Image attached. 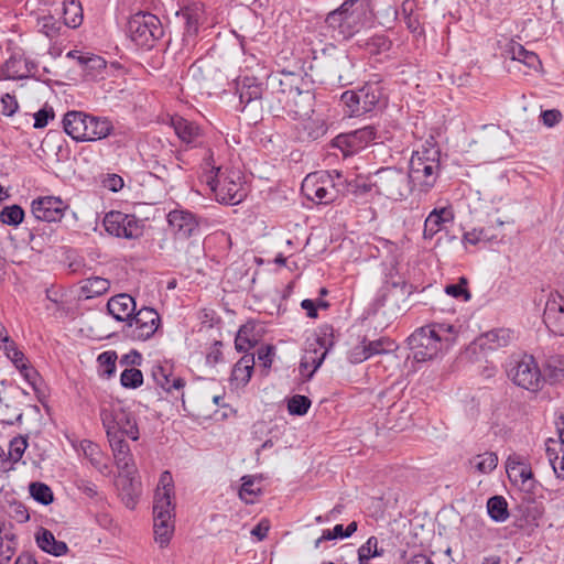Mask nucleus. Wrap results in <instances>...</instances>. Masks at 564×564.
<instances>
[{
	"label": "nucleus",
	"mask_w": 564,
	"mask_h": 564,
	"mask_svg": "<svg viewBox=\"0 0 564 564\" xmlns=\"http://www.w3.org/2000/svg\"><path fill=\"white\" fill-rule=\"evenodd\" d=\"M206 183L215 194L217 202L227 205L239 204L246 196L242 183L236 172L225 174L221 167L216 169L215 175H208Z\"/></svg>",
	"instance_id": "7"
},
{
	"label": "nucleus",
	"mask_w": 564,
	"mask_h": 564,
	"mask_svg": "<svg viewBox=\"0 0 564 564\" xmlns=\"http://www.w3.org/2000/svg\"><path fill=\"white\" fill-rule=\"evenodd\" d=\"M174 481L172 474L165 470L161 474L153 501V518L172 519L174 516Z\"/></svg>",
	"instance_id": "15"
},
{
	"label": "nucleus",
	"mask_w": 564,
	"mask_h": 564,
	"mask_svg": "<svg viewBox=\"0 0 564 564\" xmlns=\"http://www.w3.org/2000/svg\"><path fill=\"white\" fill-rule=\"evenodd\" d=\"M68 205L59 197L44 196L35 198L31 204V213L40 221H61Z\"/></svg>",
	"instance_id": "16"
},
{
	"label": "nucleus",
	"mask_w": 564,
	"mask_h": 564,
	"mask_svg": "<svg viewBox=\"0 0 564 564\" xmlns=\"http://www.w3.org/2000/svg\"><path fill=\"white\" fill-rule=\"evenodd\" d=\"M506 469L511 481L519 484L521 489L524 491H533L535 480L533 479L531 467L528 464L517 462L509 457L507 460Z\"/></svg>",
	"instance_id": "23"
},
{
	"label": "nucleus",
	"mask_w": 564,
	"mask_h": 564,
	"mask_svg": "<svg viewBox=\"0 0 564 564\" xmlns=\"http://www.w3.org/2000/svg\"><path fill=\"white\" fill-rule=\"evenodd\" d=\"M110 288V282L101 276H91L82 281L80 293L86 299L105 294Z\"/></svg>",
	"instance_id": "35"
},
{
	"label": "nucleus",
	"mask_w": 564,
	"mask_h": 564,
	"mask_svg": "<svg viewBox=\"0 0 564 564\" xmlns=\"http://www.w3.org/2000/svg\"><path fill=\"white\" fill-rule=\"evenodd\" d=\"M17 369L21 372L23 378L28 381V383L33 388L34 392L37 395L39 401L43 403L44 401V391L41 389V377L40 373L32 367L29 366L25 361L17 366Z\"/></svg>",
	"instance_id": "42"
},
{
	"label": "nucleus",
	"mask_w": 564,
	"mask_h": 564,
	"mask_svg": "<svg viewBox=\"0 0 564 564\" xmlns=\"http://www.w3.org/2000/svg\"><path fill=\"white\" fill-rule=\"evenodd\" d=\"M441 151L431 137L413 151L408 176L415 191L429 193L435 185L441 172Z\"/></svg>",
	"instance_id": "1"
},
{
	"label": "nucleus",
	"mask_w": 564,
	"mask_h": 564,
	"mask_svg": "<svg viewBox=\"0 0 564 564\" xmlns=\"http://www.w3.org/2000/svg\"><path fill=\"white\" fill-rule=\"evenodd\" d=\"M185 20L183 46L189 52L196 45L200 25L205 20V6L202 0H186L185 6L177 12Z\"/></svg>",
	"instance_id": "11"
},
{
	"label": "nucleus",
	"mask_w": 564,
	"mask_h": 564,
	"mask_svg": "<svg viewBox=\"0 0 564 564\" xmlns=\"http://www.w3.org/2000/svg\"><path fill=\"white\" fill-rule=\"evenodd\" d=\"M236 91L239 96L241 110L252 101L260 100L263 95L262 83L253 76L239 77L236 82Z\"/></svg>",
	"instance_id": "22"
},
{
	"label": "nucleus",
	"mask_w": 564,
	"mask_h": 564,
	"mask_svg": "<svg viewBox=\"0 0 564 564\" xmlns=\"http://www.w3.org/2000/svg\"><path fill=\"white\" fill-rule=\"evenodd\" d=\"M12 528L0 527V564H8L17 552L18 538Z\"/></svg>",
	"instance_id": "33"
},
{
	"label": "nucleus",
	"mask_w": 564,
	"mask_h": 564,
	"mask_svg": "<svg viewBox=\"0 0 564 564\" xmlns=\"http://www.w3.org/2000/svg\"><path fill=\"white\" fill-rule=\"evenodd\" d=\"M172 124L175 133L182 140V142L193 147L198 143V139L200 138L202 133L199 127L196 123L182 117H177L172 119Z\"/></svg>",
	"instance_id": "30"
},
{
	"label": "nucleus",
	"mask_w": 564,
	"mask_h": 564,
	"mask_svg": "<svg viewBox=\"0 0 564 564\" xmlns=\"http://www.w3.org/2000/svg\"><path fill=\"white\" fill-rule=\"evenodd\" d=\"M223 343L220 340L214 341V344L209 347L207 354H206V362L208 365H216L220 361H223Z\"/></svg>",
	"instance_id": "64"
},
{
	"label": "nucleus",
	"mask_w": 564,
	"mask_h": 564,
	"mask_svg": "<svg viewBox=\"0 0 564 564\" xmlns=\"http://www.w3.org/2000/svg\"><path fill=\"white\" fill-rule=\"evenodd\" d=\"M66 57L76 59L84 76L93 80L101 75L107 66L105 58L89 52L72 50L66 54Z\"/></svg>",
	"instance_id": "20"
},
{
	"label": "nucleus",
	"mask_w": 564,
	"mask_h": 564,
	"mask_svg": "<svg viewBox=\"0 0 564 564\" xmlns=\"http://www.w3.org/2000/svg\"><path fill=\"white\" fill-rule=\"evenodd\" d=\"M160 315L151 307L139 310L123 326L122 333L132 340H148L160 326Z\"/></svg>",
	"instance_id": "10"
},
{
	"label": "nucleus",
	"mask_w": 564,
	"mask_h": 564,
	"mask_svg": "<svg viewBox=\"0 0 564 564\" xmlns=\"http://www.w3.org/2000/svg\"><path fill=\"white\" fill-rule=\"evenodd\" d=\"M120 382L124 388L135 389L143 382V375L137 368L124 369L120 376Z\"/></svg>",
	"instance_id": "59"
},
{
	"label": "nucleus",
	"mask_w": 564,
	"mask_h": 564,
	"mask_svg": "<svg viewBox=\"0 0 564 564\" xmlns=\"http://www.w3.org/2000/svg\"><path fill=\"white\" fill-rule=\"evenodd\" d=\"M86 113L82 111H68L63 119L65 132L75 141H82L86 132Z\"/></svg>",
	"instance_id": "31"
},
{
	"label": "nucleus",
	"mask_w": 564,
	"mask_h": 564,
	"mask_svg": "<svg viewBox=\"0 0 564 564\" xmlns=\"http://www.w3.org/2000/svg\"><path fill=\"white\" fill-rule=\"evenodd\" d=\"M127 31L135 45L148 48L153 47L164 34L160 19L150 12H138L132 15L128 21Z\"/></svg>",
	"instance_id": "6"
},
{
	"label": "nucleus",
	"mask_w": 564,
	"mask_h": 564,
	"mask_svg": "<svg viewBox=\"0 0 564 564\" xmlns=\"http://www.w3.org/2000/svg\"><path fill=\"white\" fill-rule=\"evenodd\" d=\"M543 322L547 329L557 336H564V297L551 292L545 303Z\"/></svg>",
	"instance_id": "18"
},
{
	"label": "nucleus",
	"mask_w": 564,
	"mask_h": 564,
	"mask_svg": "<svg viewBox=\"0 0 564 564\" xmlns=\"http://www.w3.org/2000/svg\"><path fill=\"white\" fill-rule=\"evenodd\" d=\"M36 26L41 33L50 39H54L59 34L61 22L53 15H44L37 19Z\"/></svg>",
	"instance_id": "55"
},
{
	"label": "nucleus",
	"mask_w": 564,
	"mask_h": 564,
	"mask_svg": "<svg viewBox=\"0 0 564 564\" xmlns=\"http://www.w3.org/2000/svg\"><path fill=\"white\" fill-rule=\"evenodd\" d=\"M115 463L120 473L134 474L135 466L133 455L124 437L108 438Z\"/></svg>",
	"instance_id": "21"
},
{
	"label": "nucleus",
	"mask_w": 564,
	"mask_h": 564,
	"mask_svg": "<svg viewBox=\"0 0 564 564\" xmlns=\"http://www.w3.org/2000/svg\"><path fill=\"white\" fill-rule=\"evenodd\" d=\"M350 116H360L386 105L383 88L379 82L366 83L358 90H347L340 97Z\"/></svg>",
	"instance_id": "4"
},
{
	"label": "nucleus",
	"mask_w": 564,
	"mask_h": 564,
	"mask_svg": "<svg viewBox=\"0 0 564 564\" xmlns=\"http://www.w3.org/2000/svg\"><path fill=\"white\" fill-rule=\"evenodd\" d=\"M167 223L177 239H188L198 235L199 224L188 210L174 209L167 214Z\"/></svg>",
	"instance_id": "19"
},
{
	"label": "nucleus",
	"mask_w": 564,
	"mask_h": 564,
	"mask_svg": "<svg viewBox=\"0 0 564 564\" xmlns=\"http://www.w3.org/2000/svg\"><path fill=\"white\" fill-rule=\"evenodd\" d=\"M154 519V536L160 546H165L171 540L173 533L172 519L153 518Z\"/></svg>",
	"instance_id": "44"
},
{
	"label": "nucleus",
	"mask_w": 564,
	"mask_h": 564,
	"mask_svg": "<svg viewBox=\"0 0 564 564\" xmlns=\"http://www.w3.org/2000/svg\"><path fill=\"white\" fill-rule=\"evenodd\" d=\"M375 188L373 180L367 181L361 176L347 182V191L355 196H362L371 192Z\"/></svg>",
	"instance_id": "58"
},
{
	"label": "nucleus",
	"mask_w": 564,
	"mask_h": 564,
	"mask_svg": "<svg viewBox=\"0 0 564 564\" xmlns=\"http://www.w3.org/2000/svg\"><path fill=\"white\" fill-rule=\"evenodd\" d=\"M508 376L517 386L530 391H538L543 381L535 359L529 355H523L520 359L510 362Z\"/></svg>",
	"instance_id": "9"
},
{
	"label": "nucleus",
	"mask_w": 564,
	"mask_h": 564,
	"mask_svg": "<svg viewBox=\"0 0 564 564\" xmlns=\"http://www.w3.org/2000/svg\"><path fill=\"white\" fill-rule=\"evenodd\" d=\"M36 543L41 550L54 556L64 555L68 551V546L65 542L57 541L54 534L44 528H41L40 532L36 534Z\"/></svg>",
	"instance_id": "32"
},
{
	"label": "nucleus",
	"mask_w": 564,
	"mask_h": 564,
	"mask_svg": "<svg viewBox=\"0 0 564 564\" xmlns=\"http://www.w3.org/2000/svg\"><path fill=\"white\" fill-rule=\"evenodd\" d=\"M487 512L496 522H503L509 518L508 503L502 496H494L487 501Z\"/></svg>",
	"instance_id": "40"
},
{
	"label": "nucleus",
	"mask_w": 564,
	"mask_h": 564,
	"mask_svg": "<svg viewBox=\"0 0 564 564\" xmlns=\"http://www.w3.org/2000/svg\"><path fill=\"white\" fill-rule=\"evenodd\" d=\"M85 456L89 458L91 465L100 473L106 474L109 466L104 462V455L97 444L88 442L84 447Z\"/></svg>",
	"instance_id": "48"
},
{
	"label": "nucleus",
	"mask_w": 564,
	"mask_h": 564,
	"mask_svg": "<svg viewBox=\"0 0 564 564\" xmlns=\"http://www.w3.org/2000/svg\"><path fill=\"white\" fill-rule=\"evenodd\" d=\"M334 332V327L329 324H324L318 328L316 344L319 349H323L322 352H326V355L335 345Z\"/></svg>",
	"instance_id": "53"
},
{
	"label": "nucleus",
	"mask_w": 564,
	"mask_h": 564,
	"mask_svg": "<svg viewBox=\"0 0 564 564\" xmlns=\"http://www.w3.org/2000/svg\"><path fill=\"white\" fill-rule=\"evenodd\" d=\"M546 455L550 460V464L556 474V476L564 480V446L563 444H557L556 447H547Z\"/></svg>",
	"instance_id": "47"
},
{
	"label": "nucleus",
	"mask_w": 564,
	"mask_h": 564,
	"mask_svg": "<svg viewBox=\"0 0 564 564\" xmlns=\"http://www.w3.org/2000/svg\"><path fill=\"white\" fill-rule=\"evenodd\" d=\"M24 210L19 205L7 206L0 212L1 223L18 226L23 221Z\"/></svg>",
	"instance_id": "54"
},
{
	"label": "nucleus",
	"mask_w": 564,
	"mask_h": 564,
	"mask_svg": "<svg viewBox=\"0 0 564 564\" xmlns=\"http://www.w3.org/2000/svg\"><path fill=\"white\" fill-rule=\"evenodd\" d=\"M242 484L239 490V497L246 503H254V499L261 494V488L254 485V479L251 476H243Z\"/></svg>",
	"instance_id": "52"
},
{
	"label": "nucleus",
	"mask_w": 564,
	"mask_h": 564,
	"mask_svg": "<svg viewBox=\"0 0 564 564\" xmlns=\"http://www.w3.org/2000/svg\"><path fill=\"white\" fill-rule=\"evenodd\" d=\"M117 354L115 351H104L98 356V362L102 369V373L111 377L116 371Z\"/></svg>",
	"instance_id": "62"
},
{
	"label": "nucleus",
	"mask_w": 564,
	"mask_h": 564,
	"mask_svg": "<svg viewBox=\"0 0 564 564\" xmlns=\"http://www.w3.org/2000/svg\"><path fill=\"white\" fill-rule=\"evenodd\" d=\"M106 231L118 238L135 239L143 232V226L134 215L111 210L104 218Z\"/></svg>",
	"instance_id": "13"
},
{
	"label": "nucleus",
	"mask_w": 564,
	"mask_h": 564,
	"mask_svg": "<svg viewBox=\"0 0 564 564\" xmlns=\"http://www.w3.org/2000/svg\"><path fill=\"white\" fill-rule=\"evenodd\" d=\"M454 219V214L449 208H435L433 209L424 221L423 237L424 239H432L440 232L444 224Z\"/></svg>",
	"instance_id": "28"
},
{
	"label": "nucleus",
	"mask_w": 564,
	"mask_h": 564,
	"mask_svg": "<svg viewBox=\"0 0 564 564\" xmlns=\"http://www.w3.org/2000/svg\"><path fill=\"white\" fill-rule=\"evenodd\" d=\"M402 13H403V21L406 25V28L412 33H419L421 34L423 32L419 14H414L412 12V2L405 1L402 4Z\"/></svg>",
	"instance_id": "56"
},
{
	"label": "nucleus",
	"mask_w": 564,
	"mask_h": 564,
	"mask_svg": "<svg viewBox=\"0 0 564 564\" xmlns=\"http://www.w3.org/2000/svg\"><path fill=\"white\" fill-rule=\"evenodd\" d=\"M322 63L328 70L329 76L337 79L340 85L345 86L351 83L350 72L354 63L345 51L333 45L323 48Z\"/></svg>",
	"instance_id": "14"
},
{
	"label": "nucleus",
	"mask_w": 564,
	"mask_h": 564,
	"mask_svg": "<svg viewBox=\"0 0 564 564\" xmlns=\"http://www.w3.org/2000/svg\"><path fill=\"white\" fill-rule=\"evenodd\" d=\"M26 446H28V444L24 438H22V437L13 438L9 445L10 459L13 462H18L22 457Z\"/></svg>",
	"instance_id": "63"
},
{
	"label": "nucleus",
	"mask_w": 564,
	"mask_h": 564,
	"mask_svg": "<svg viewBox=\"0 0 564 564\" xmlns=\"http://www.w3.org/2000/svg\"><path fill=\"white\" fill-rule=\"evenodd\" d=\"M397 349L395 343L389 337H381L376 340H362V351L359 361L366 360L375 355L389 354Z\"/></svg>",
	"instance_id": "34"
},
{
	"label": "nucleus",
	"mask_w": 564,
	"mask_h": 564,
	"mask_svg": "<svg viewBox=\"0 0 564 564\" xmlns=\"http://www.w3.org/2000/svg\"><path fill=\"white\" fill-rule=\"evenodd\" d=\"M109 314L120 322H129L135 311L134 299L126 293L112 296L107 303Z\"/></svg>",
	"instance_id": "26"
},
{
	"label": "nucleus",
	"mask_w": 564,
	"mask_h": 564,
	"mask_svg": "<svg viewBox=\"0 0 564 564\" xmlns=\"http://www.w3.org/2000/svg\"><path fill=\"white\" fill-rule=\"evenodd\" d=\"M302 194L316 204H329L336 198V191L330 176L326 173H311L301 185Z\"/></svg>",
	"instance_id": "12"
},
{
	"label": "nucleus",
	"mask_w": 564,
	"mask_h": 564,
	"mask_svg": "<svg viewBox=\"0 0 564 564\" xmlns=\"http://www.w3.org/2000/svg\"><path fill=\"white\" fill-rule=\"evenodd\" d=\"M352 7V4H346L345 0L344 3L338 9L327 14L325 23L327 28L333 30V34H336V32L339 30L344 19L347 17L349 10Z\"/></svg>",
	"instance_id": "51"
},
{
	"label": "nucleus",
	"mask_w": 564,
	"mask_h": 564,
	"mask_svg": "<svg viewBox=\"0 0 564 564\" xmlns=\"http://www.w3.org/2000/svg\"><path fill=\"white\" fill-rule=\"evenodd\" d=\"M86 129L83 142L97 141L108 137L112 131L111 122L106 118H98L86 113Z\"/></svg>",
	"instance_id": "29"
},
{
	"label": "nucleus",
	"mask_w": 564,
	"mask_h": 564,
	"mask_svg": "<svg viewBox=\"0 0 564 564\" xmlns=\"http://www.w3.org/2000/svg\"><path fill=\"white\" fill-rule=\"evenodd\" d=\"M253 325L245 324L242 325L235 338V348L239 352H247L251 348H253L258 340L253 335Z\"/></svg>",
	"instance_id": "39"
},
{
	"label": "nucleus",
	"mask_w": 564,
	"mask_h": 564,
	"mask_svg": "<svg viewBox=\"0 0 564 564\" xmlns=\"http://www.w3.org/2000/svg\"><path fill=\"white\" fill-rule=\"evenodd\" d=\"M326 357V352H318L317 348L307 349L305 355L301 360L302 367H311V370L307 373V378L311 379L314 372L322 366L324 359Z\"/></svg>",
	"instance_id": "49"
},
{
	"label": "nucleus",
	"mask_w": 564,
	"mask_h": 564,
	"mask_svg": "<svg viewBox=\"0 0 564 564\" xmlns=\"http://www.w3.org/2000/svg\"><path fill=\"white\" fill-rule=\"evenodd\" d=\"M29 489H30L31 497L35 501H37L44 506L52 503L54 500L53 491L46 484L39 482V481L32 482V484H30Z\"/></svg>",
	"instance_id": "50"
},
{
	"label": "nucleus",
	"mask_w": 564,
	"mask_h": 564,
	"mask_svg": "<svg viewBox=\"0 0 564 564\" xmlns=\"http://www.w3.org/2000/svg\"><path fill=\"white\" fill-rule=\"evenodd\" d=\"M100 420L107 438L127 436L131 441H138L140 437L135 414L120 401L102 403Z\"/></svg>",
	"instance_id": "3"
},
{
	"label": "nucleus",
	"mask_w": 564,
	"mask_h": 564,
	"mask_svg": "<svg viewBox=\"0 0 564 564\" xmlns=\"http://www.w3.org/2000/svg\"><path fill=\"white\" fill-rule=\"evenodd\" d=\"M445 293L457 300L468 301L470 293L467 289V279L462 276L458 283L446 285Z\"/></svg>",
	"instance_id": "61"
},
{
	"label": "nucleus",
	"mask_w": 564,
	"mask_h": 564,
	"mask_svg": "<svg viewBox=\"0 0 564 564\" xmlns=\"http://www.w3.org/2000/svg\"><path fill=\"white\" fill-rule=\"evenodd\" d=\"M434 329L423 326L416 329L409 338L408 345L417 362L435 358L443 349L448 348V338L436 337Z\"/></svg>",
	"instance_id": "8"
},
{
	"label": "nucleus",
	"mask_w": 564,
	"mask_h": 564,
	"mask_svg": "<svg viewBox=\"0 0 564 564\" xmlns=\"http://www.w3.org/2000/svg\"><path fill=\"white\" fill-rule=\"evenodd\" d=\"M378 544V539L370 536L357 551L358 564H369L372 557L382 556L383 549H380Z\"/></svg>",
	"instance_id": "43"
},
{
	"label": "nucleus",
	"mask_w": 564,
	"mask_h": 564,
	"mask_svg": "<svg viewBox=\"0 0 564 564\" xmlns=\"http://www.w3.org/2000/svg\"><path fill=\"white\" fill-rule=\"evenodd\" d=\"M30 74L29 59L22 55H12L0 65V82L23 79Z\"/></svg>",
	"instance_id": "24"
},
{
	"label": "nucleus",
	"mask_w": 564,
	"mask_h": 564,
	"mask_svg": "<svg viewBox=\"0 0 564 564\" xmlns=\"http://www.w3.org/2000/svg\"><path fill=\"white\" fill-rule=\"evenodd\" d=\"M544 378L550 383H556L564 379V356H550L544 365Z\"/></svg>",
	"instance_id": "37"
},
{
	"label": "nucleus",
	"mask_w": 564,
	"mask_h": 564,
	"mask_svg": "<svg viewBox=\"0 0 564 564\" xmlns=\"http://www.w3.org/2000/svg\"><path fill=\"white\" fill-rule=\"evenodd\" d=\"M1 348L15 367L25 361L24 354L18 349L15 343L8 335L1 337Z\"/></svg>",
	"instance_id": "57"
},
{
	"label": "nucleus",
	"mask_w": 564,
	"mask_h": 564,
	"mask_svg": "<svg viewBox=\"0 0 564 564\" xmlns=\"http://www.w3.org/2000/svg\"><path fill=\"white\" fill-rule=\"evenodd\" d=\"M509 53L512 59L519 61L530 68H536L541 64L539 56L534 52L525 50L519 43H512Z\"/></svg>",
	"instance_id": "41"
},
{
	"label": "nucleus",
	"mask_w": 564,
	"mask_h": 564,
	"mask_svg": "<svg viewBox=\"0 0 564 564\" xmlns=\"http://www.w3.org/2000/svg\"><path fill=\"white\" fill-rule=\"evenodd\" d=\"M377 139V129L373 126H366L348 133L338 135L335 142L336 145L340 148L346 154H354Z\"/></svg>",
	"instance_id": "17"
},
{
	"label": "nucleus",
	"mask_w": 564,
	"mask_h": 564,
	"mask_svg": "<svg viewBox=\"0 0 564 564\" xmlns=\"http://www.w3.org/2000/svg\"><path fill=\"white\" fill-rule=\"evenodd\" d=\"M376 193L391 200H402L415 191L410 182L408 173L397 167H384L373 175Z\"/></svg>",
	"instance_id": "5"
},
{
	"label": "nucleus",
	"mask_w": 564,
	"mask_h": 564,
	"mask_svg": "<svg viewBox=\"0 0 564 564\" xmlns=\"http://www.w3.org/2000/svg\"><path fill=\"white\" fill-rule=\"evenodd\" d=\"M271 84H279V88L271 91V110L275 116H286L293 120H300L312 111V96L308 91H302L297 87L284 83L278 76H270Z\"/></svg>",
	"instance_id": "2"
},
{
	"label": "nucleus",
	"mask_w": 564,
	"mask_h": 564,
	"mask_svg": "<svg viewBox=\"0 0 564 564\" xmlns=\"http://www.w3.org/2000/svg\"><path fill=\"white\" fill-rule=\"evenodd\" d=\"M63 18L68 28H77L83 21V9L77 0H64Z\"/></svg>",
	"instance_id": "38"
},
{
	"label": "nucleus",
	"mask_w": 564,
	"mask_h": 564,
	"mask_svg": "<svg viewBox=\"0 0 564 564\" xmlns=\"http://www.w3.org/2000/svg\"><path fill=\"white\" fill-rule=\"evenodd\" d=\"M470 465L480 474H489L497 467L498 456L492 452H486L474 456Z\"/></svg>",
	"instance_id": "46"
},
{
	"label": "nucleus",
	"mask_w": 564,
	"mask_h": 564,
	"mask_svg": "<svg viewBox=\"0 0 564 564\" xmlns=\"http://www.w3.org/2000/svg\"><path fill=\"white\" fill-rule=\"evenodd\" d=\"M514 333L509 328H495L479 337L484 349L496 350L509 346L514 340Z\"/></svg>",
	"instance_id": "27"
},
{
	"label": "nucleus",
	"mask_w": 564,
	"mask_h": 564,
	"mask_svg": "<svg viewBox=\"0 0 564 564\" xmlns=\"http://www.w3.org/2000/svg\"><path fill=\"white\" fill-rule=\"evenodd\" d=\"M133 474L120 473V495L124 505L128 508H134L138 497L137 482L134 481Z\"/></svg>",
	"instance_id": "36"
},
{
	"label": "nucleus",
	"mask_w": 564,
	"mask_h": 564,
	"mask_svg": "<svg viewBox=\"0 0 564 564\" xmlns=\"http://www.w3.org/2000/svg\"><path fill=\"white\" fill-rule=\"evenodd\" d=\"M360 29L358 17L354 11L349 10L347 17L344 19L343 24L336 34H332V37L337 40H348L352 37Z\"/></svg>",
	"instance_id": "45"
},
{
	"label": "nucleus",
	"mask_w": 564,
	"mask_h": 564,
	"mask_svg": "<svg viewBox=\"0 0 564 564\" xmlns=\"http://www.w3.org/2000/svg\"><path fill=\"white\" fill-rule=\"evenodd\" d=\"M151 376L156 383L166 392L181 390L185 386V380L181 377L172 378V366L169 364H155L152 366Z\"/></svg>",
	"instance_id": "25"
},
{
	"label": "nucleus",
	"mask_w": 564,
	"mask_h": 564,
	"mask_svg": "<svg viewBox=\"0 0 564 564\" xmlns=\"http://www.w3.org/2000/svg\"><path fill=\"white\" fill-rule=\"evenodd\" d=\"M311 406V400L301 394L293 395L288 402V410L293 415H304Z\"/></svg>",
	"instance_id": "60"
}]
</instances>
